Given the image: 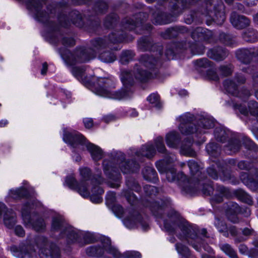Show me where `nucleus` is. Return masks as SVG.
I'll list each match as a JSON object with an SVG mask.
<instances>
[{"mask_svg":"<svg viewBox=\"0 0 258 258\" xmlns=\"http://www.w3.org/2000/svg\"><path fill=\"white\" fill-rule=\"evenodd\" d=\"M63 140L65 143L81 145H94L91 144L82 135L76 132L71 133L67 129L63 130Z\"/></svg>","mask_w":258,"mask_h":258,"instance_id":"obj_10","label":"nucleus"},{"mask_svg":"<svg viewBox=\"0 0 258 258\" xmlns=\"http://www.w3.org/2000/svg\"><path fill=\"white\" fill-rule=\"evenodd\" d=\"M220 71L221 74L224 76L230 75L232 72L231 66H222L220 68Z\"/></svg>","mask_w":258,"mask_h":258,"instance_id":"obj_44","label":"nucleus"},{"mask_svg":"<svg viewBox=\"0 0 258 258\" xmlns=\"http://www.w3.org/2000/svg\"><path fill=\"white\" fill-rule=\"evenodd\" d=\"M102 249L97 247H91L87 249V252L90 255L98 256L101 254Z\"/></svg>","mask_w":258,"mask_h":258,"instance_id":"obj_42","label":"nucleus"},{"mask_svg":"<svg viewBox=\"0 0 258 258\" xmlns=\"http://www.w3.org/2000/svg\"><path fill=\"white\" fill-rule=\"evenodd\" d=\"M103 242V246L105 250L111 254L114 258H121V255L118 251L110 245V240L108 238H104Z\"/></svg>","mask_w":258,"mask_h":258,"instance_id":"obj_21","label":"nucleus"},{"mask_svg":"<svg viewBox=\"0 0 258 258\" xmlns=\"http://www.w3.org/2000/svg\"><path fill=\"white\" fill-rule=\"evenodd\" d=\"M238 197L241 201L248 205H251L252 203L251 197L242 190L239 191Z\"/></svg>","mask_w":258,"mask_h":258,"instance_id":"obj_37","label":"nucleus"},{"mask_svg":"<svg viewBox=\"0 0 258 258\" xmlns=\"http://www.w3.org/2000/svg\"><path fill=\"white\" fill-rule=\"evenodd\" d=\"M220 176L222 180H226L230 178V174L227 171H223L222 174L220 173Z\"/></svg>","mask_w":258,"mask_h":258,"instance_id":"obj_62","label":"nucleus"},{"mask_svg":"<svg viewBox=\"0 0 258 258\" xmlns=\"http://www.w3.org/2000/svg\"><path fill=\"white\" fill-rule=\"evenodd\" d=\"M123 223L128 228H134L138 226V224L142 225L141 216L137 213L134 214L131 217L125 219Z\"/></svg>","mask_w":258,"mask_h":258,"instance_id":"obj_19","label":"nucleus"},{"mask_svg":"<svg viewBox=\"0 0 258 258\" xmlns=\"http://www.w3.org/2000/svg\"><path fill=\"white\" fill-rule=\"evenodd\" d=\"M241 179L243 182L247 184V186L252 190H256L257 188V183L252 180H249L248 179H246L245 178L241 177Z\"/></svg>","mask_w":258,"mask_h":258,"instance_id":"obj_45","label":"nucleus"},{"mask_svg":"<svg viewBox=\"0 0 258 258\" xmlns=\"http://www.w3.org/2000/svg\"><path fill=\"white\" fill-rule=\"evenodd\" d=\"M210 32L202 27H198L195 29L191 33V36L196 41L206 40Z\"/></svg>","mask_w":258,"mask_h":258,"instance_id":"obj_17","label":"nucleus"},{"mask_svg":"<svg viewBox=\"0 0 258 258\" xmlns=\"http://www.w3.org/2000/svg\"><path fill=\"white\" fill-rule=\"evenodd\" d=\"M258 37V33L253 29L246 30L242 35L243 38L247 42H254Z\"/></svg>","mask_w":258,"mask_h":258,"instance_id":"obj_23","label":"nucleus"},{"mask_svg":"<svg viewBox=\"0 0 258 258\" xmlns=\"http://www.w3.org/2000/svg\"><path fill=\"white\" fill-rule=\"evenodd\" d=\"M231 210L234 211V214L232 215H229V214L227 213V216L228 219L233 223H237L238 221V218L237 216L235 215V213L238 212L239 211V208L237 204H234L232 205V208H230Z\"/></svg>","mask_w":258,"mask_h":258,"instance_id":"obj_38","label":"nucleus"},{"mask_svg":"<svg viewBox=\"0 0 258 258\" xmlns=\"http://www.w3.org/2000/svg\"><path fill=\"white\" fill-rule=\"evenodd\" d=\"M159 97L157 94H152L148 97V100L151 104L157 105L159 101Z\"/></svg>","mask_w":258,"mask_h":258,"instance_id":"obj_53","label":"nucleus"},{"mask_svg":"<svg viewBox=\"0 0 258 258\" xmlns=\"http://www.w3.org/2000/svg\"><path fill=\"white\" fill-rule=\"evenodd\" d=\"M169 31L172 32V31H177L179 33H186L188 31L187 29L183 26L172 28L169 30Z\"/></svg>","mask_w":258,"mask_h":258,"instance_id":"obj_59","label":"nucleus"},{"mask_svg":"<svg viewBox=\"0 0 258 258\" xmlns=\"http://www.w3.org/2000/svg\"><path fill=\"white\" fill-rule=\"evenodd\" d=\"M26 189L24 187H20L16 189H11L9 191V196L14 199H18L25 196L26 194Z\"/></svg>","mask_w":258,"mask_h":258,"instance_id":"obj_27","label":"nucleus"},{"mask_svg":"<svg viewBox=\"0 0 258 258\" xmlns=\"http://www.w3.org/2000/svg\"><path fill=\"white\" fill-rule=\"evenodd\" d=\"M166 177L169 181H173L176 177V172L174 169L166 171Z\"/></svg>","mask_w":258,"mask_h":258,"instance_id":"obj_52","label":"nucleus"},{"mask_svg":"<svg viewBox=\"0 0 258 258\" xmlns=\"http://www.w3.org/2000/svg\"><path fill=\"white\" fill-rule=\"evenodd\" d=\"M124 258H141V254L137 251H127L124 254Z\"/></svg>","mask_w":258,"mask_h":258,"instance_id":"obj_49","label":"nucleus"},{"mask_svg":"<svg viewBox=\"0 0 258 258\" xmlns=\"http://www.w3.org/2000/svg\"><path fill=\"white\" fill-rule=\"evenodd\" d=\"M215 225L218 231L221 233H223V235L225 236H228V231H229L232 236H235L237 234V231L234 226H231L228 228L226 225L219 219H216Z\"/></svg>","mask_w":258,"mask_h":258,"instance_id":"obj_16","label":"nucleus"},{"mask_svg":"<svg viewBox=\"0 0 258 258\" xmlns=\"http://www.w3.org/2000/svg\"><path fill=\"white\" fill-rule=\"evenodd\" d=\"M62 229L70 242H79L83 236L82 232L72 227H66L61 216L54 217L52 221L51 230L54 231Z\"/></svg>","mask_w":258,"mask_h":258,"instance_id":"obj_8","label":"nucleus"},{"mask_svg":"<svg viewBox=\"0 0 258 258\" xmlns=\"http://www.w3.org/2000/svg\"><path fill=\"white\" fill-rule=\"evenodd\" d=\"M207 172L208 174L213 179H217L218 177V174L213 167H210L208 169Z\"/></svg>","mask_w":258,"mask_h":258,"instance_id":"obj_58","label":"nucleus"},{"mask_svg":"<svg viewBox=\"0 0 258 258\" xmlns=\"http://www.w3.org/2000/svg\"><path fill=\"white\" fill-rule=\"evenodd\" d=\"M87 150L90 152L94 160H97L102 157V152L98 146H87Z\"/></svg>","mask_w":258,"mask_h":258,"instance_id":"obj_25","label":"nucleus"},{"mask_svg":"<svg viewBox=\"0 0 258 258\" xmlns=\"http://www.w3.org/2000/svg\"><path fill=\"white\" fill-rule=\"evenodd\" d=\"M207 77L208 79L213 81H217L219 79L216 73L212 70H209L207 71Z\"/></svg>","mask_w":258,"mask_h":258,"instance_id":"obj_51","label":"nucleus"},{"mask_svg":"<svg viewBox=\"0 0 258 258\" xmlns=\"http://www.w3.org/2000/svg\"><path fill=\"white\" fill-rule=\"evenodd\" d=\"M4 222L5 226L10 229L12 228L16 224V214L12 210H7L4 215Z\"/></svg>","mask_w":258,"mask_h":258,"instance_id":"obj_20","label":"nucleus"},{"mask_svg":"<svg viewBox=\"0 0 258 258\" xmlns=\"http://www.w3.org/2000/svg\"><path fill=\"white\" fill-rule=\"evenodd\" d=\"M180 140L179 134L175 131H172L168 133L166 136V144L172 145L176 144Z\"/></svg>","mask_w":258,"mask_h":258,"instance_id":"obj_24","label":"nucleus"},{"mask_svg":"<svg viewBox=\"0 0 258 258\" xmlns=\"http://www.w3.org/2000/svg\"><path fill=\"white\" fill-rule=\"evenodd\" d=\"M192 115L189 113H185L179 117L180 123L178 128L182 134L188 135L194 133H205V130L214 126L213 120L208 118L201 117L196 121L197 125L196 122H192Z\"/></svg>","mask_w":258,"mask_h":258,"instance_id":"obj_4","label":"nucleus"},{"mask_svg":"<svg viewBox=\"0 0 258 258\" xmlns=\"http://www.w3.org/2000/svg\"><path fill=\"white\" fill-rule=\"evenodd\" d=\"M94 49L80 48L76 49L73 53L66 50L63 53L60 51L62 58L70 65H74L77 63L85 62L95 57L96 53L95 50L100 52L101 49L106 46V42L102 39H96L93 41Z\"/></svg>","mask_w":258,"mask_h":258,"instance_id":"obj_3","label":"nucleus"},{"mask_svg":"<svg viewBox=\"0 0 258 258\" xmlns=\"http://www.w3.org/2000/svg\"><path fill=\"white\" fill-rule=\"evenodd\" d=\"M72 72L75 77L85 85L93 86V92L99 96L120 100L130 97L132 94L131 90L128 89V86L133 84L134 79L131 73L127 71H123L121 73V79L125 89L116 92L112 90L114 83L110 79H96L94 77H88L85 69L83 68L74 67L72 69Z\"/></svg>","mask_w":258,"mask_h":258,"instance_id":"obj_1","label":"nucleus"},{"mask_svg":"<svg viewBox=\"0 0 258 258\" xmlns=\"http://www.w3.org/2000/svg\"><path fill=\"white\" fill-rule=\"evenodd\" d=\"M150 44L151 42L146 38L140 39L138 42L139 47L143 51L148 50Z\"/></svg>","mask_w":258,"mask_h":258,"instance_id":"obj_39","label":"nucleus"},{"mask_svg":"<svg viewBox=\"0 0 258 258\" xmlns=\"http://www.w3.org/2000/svg\"><path fill=\"white\" fill-rule=\"evenodd\" d=\"M176 248L177 252L183 256H186L189 254L188 248L181 244H177L176 245Z\"/></svg>","mask_w":258,"mask_h":258,"instance_id":"obj_41","label":"nucleus"},{"mask_svg":"<svg viewBox=\"0 0 258 258\" xmlns=\"http://www.w3.org/2000/svg\"><path fill=\"white\" fill-rule=\"evenodd\" d=\"M139 63L135 68V78L142 82L146 81L152 77L151 71L155 67L157 60L144 55L141 56Z\"/></svg>","mask_w":258,"mask_h":258,"instance_id":"obj_5","label":"nucleus"},{"mask_svg":"<svg viewBox=\"0 0 258 258\" xmlns=\"http://www.w3.org/2000/svg\"><path fill=\"white\" fill-rule=\"evenodd\" d=\"M218 146H206V150L209 154L211 156H216L217 153H214L216 152Z\"/></svg>","mask_w":258,"mask_h":258,"instance_id":"obj_56","label":"nucleus"},{"mask_svg":"<svg viewBox=\"0 0 258 258\" xmlns=\"http://www.w3.org/2000/svg\"><path fill=\"white\" fill-rule=\"evenodd\" d=\"M103 167L105 174L110 179L108 181L109 186L113 188L118 187L119 186L120 175L118 171H116L114 167L106 164V162H103Z\"/></svg>","mask_w":258,"mask_h":258,"instance_id":"obj_11","label":"nucleus"},{"mask_svg":"<svg viewBox=\"0 0 258 258\" xmlns=\"http://www.w3.org/2000/svg\"><path fill=\"white\" fill-rule=\"evenodd\" d=\"M237 57L244 63H249L251 59L257 55L253 48H244L239 50L236 53Z\"/></svg>","mask_w":258,"mask_h":258,"instance_id":"obj_13","label":"nucleus"},{"mask_svg":"<svg viewBox=\"0 0 258 258\" xmlns=\"http://www.w3.org/2000/svg\"><path fill=\"white\" fill-rule=\"evenodd\" d=\"M234 108L238 110L242 114L247 115L249 112L253 115L258 116V103L256 102L250 101L248 104V109L245 106L238 104L234 105Z\"/></svg>","mask_w":258,"mask_h":258,"instance_id":"obj_14","label":"nucleus"},{"mask_svg":"<svg viewBox=\"0 0 258 258\" xmlns=\"http://www.w3.org/2000/svg\"><path fill=\"white\" fill-rule=\"evenodd\" d=\"M84 123L86 127L90 128L92 127L93 123L91 118H85L84 120Z\"/></svg>","mask_w":258,"mask_h":258,"instance_id":"obj_61","label":"nucleus"},{"mask_svg":"<svg viewBox=\"0 0 258 258\" xmlns=\"http://www.w3.org/2000/svg\"><path fill=\"white\" fill-rule=\"evenodd\" d=\"M144 177L147 180H154L156 178L157 173L156 171L151 167L146 168L143 171Z\"/></svg>","mask_w":258,"mask_h":258,"instance_id":"obj_28","label":"nucleus"},{"mask_svg":"<svg viewBox=\"0 0 258 258\" xmlns=\"http://www.w3.org/2000/svg\"><path fill=\"white\" fill-rule=\"evenodd\" d=\"M11 252L13 254L18 258H23L21 254L18 251L17 248L16 246H12L11 248Z\"/></svg>","mask_w":258,"mask_h":258,"instance_id":"obj_60","label":"nucleus"},{"mask_svg":"<svg viewBox=\"0 0 258 258\" xmlns=\"http://www.w3.org/2000/svg\"><path fill=\"white\" fill-rule=\"evenodd\" d=\"M137 24L132 23L130 21H127L125 24V28L127 30H132L135 28V27L137 26Z\"/></svg>","mask_w":258,"mask_h":258,"instance_id":"obj_64","label":"nucleus"},{"mask_svg":"<svg viewBox=\"0 0 258 258\" xmlns=\"http://www.w3.org/2000/svg\"><path fill=\"white\" fill-rule=\"evenodd\" d=\"M129 163H127L125 161H123L121 163V165H120V170L124 173H127L130 172L134 171L133 170L130 169L129 167Z\"/></svg>","mask_w":258,"mask_h":258,"instance_id":"obj_48","label":"nucleus"},{"mask_svg":"<svg viewBox=\"0 0 258 258\" xmlns=\"http://www.w3.org/2000/svg\"><path fill=\"white\" fill-rule=\"evenodd\" d=\"M41 253L48 258H59L60 253L58 248L54 244H52L50 249L42 250Z\"/></svg>","mask_w":258,"mask_h":258,"instance_id":"obj_22","label":"nucleus"},{"mask_svg":"<svg viewBox=\"0 0 258 258\" xmlns=\"http://www.w3.org/2000/svg\"><path fill=\"white\" fill-rule=\"evenodd\" d=\"M245 78L241 74H237L234 79H227L224 82V87L226 91L233 95L242 97V93H240L238 90V86L243 84L245 82Z\"/></svg>","mask_w":258,"mask_h":258,"instance_id":"obj_9","label":"nucleus"},{"mask_svg":"<svg viewBox=\"0 0 258 258\" xmlns=\"http://www.w3.org/2000/svg\"><path fill=\"white\" fill-rule=\"evenodd\" d=\"M195 65L199 68H208L211 67L212 62L207 58H203L195 61Z\"/></svg>","mask_w":258,"mask_h":258,"instance_id":"obj_36","label":"nucleus"},{"mask_svg":"<svg viewBox=\"0 0 258 258\" xmlns=\"http://www.w3.org/2000/svg\"><path fill=\"white\" fill-rule=\"evenodd\" d=\"M221 249L230 258H237L235 251L227 244H223L221 247Z\"/></svg>","mask_w":258,"mask_h":258,"instance_id":"obj_34","label":"nucleus"},{"mask_svg":"<svg viewBox=\"0 0 258 258\" xmlns=\"http://www.w3.org/2000/svg\"><path fill=\"white\" fill-rule=\"evenodd\" d=\"M215 137L218 141L221 143H223L226 139L225 133L222 130L217 129L215 132Z\"/></svg>","mask_w":258,"mask_h":258,"instance_id":"obj_40","label":"nucleus"},{"mask_svg":"<svg viewBox=\"0 0 258 258\" xmlns=\"http://www.w3.org/2000/svg\"><path fill=\"white\" fill-rule=\"evenodd\" d=\"M135 54L131 50H125L122 52L120 60L122 63H126L132 60Z\"/></svg>","mask_w":258,"mask_h":258,"instance_id":"obj_32","label":"nucleus"},{"mask_svg":"<svg viewBox=\"0 0 258 258\" xmlns=\"http://www.w3.org/2000/svg\"><path fill=\"white\" fill-rule=\"evenodd\" d=\"M63 45L66 46H71L75 44V40L71 38H64L62 40Z\"/></svg>","mask_w":258,"mask_h":258,"instance_id":"obj_55","label":"nucleus"},{"mask_svg":"<svg viewBox=\"0 0 258 258\" xmlns=\"http://www.w3.org/2000/svg\"><path fill=\"white\" fill-rule=\"evenodd\" d=\"M96 189L97 190V195H92L90 197V199L91 201L94 203H99L102 201V199L100 197V195L103 194L104 191L101 188L95 185H93L92 189V191L94 192V190H96Z\"/></svg>","mask_w":258,"mask_h":258,"instance_id":"obj_29","label":"nucleus"},{"mask_svg":"<svg viewBox=\"0 0 258 258\" xmlns=\"http://www.w3.org/2000/svg\"><path fill=\"white\" fill-rule=\"evenodd\" d=\"M100 59L104 62H112L116 59V56L113 52L103 51L99 54Z\"/></svg>","mask_w":258,"mask_h":258,"instance_id":"obj_26","label":"nucleus"},{"mask_svg":"<svg viewBox=\"0 0 258 258\" xmlns=\"http://www.w3.org/2000/svg\"><path fill=\"white\" fill-rule=\"evenodd\" d=\"M172 21L168 19L165 14L160 11H158L153 14L152 21L155 24H166L170 23Z\"/></svg>","mask_w":258,"mask_h":258,"instance_id":"obj_18","label":"nucleus"},{"mask_svg":"<svg viewBox=\"0 0 258 258\" xmlns=\"http://www.w3.org/2000/svg\"><path fill=\"white\" fill-rule=\"evenodd\" d=\"M164 228L165 230L170 233H177L180 230L183 234L178 235L179 239L182 240L186 238L189 243L192 244L193 247L198 251L200 250V246H198L195 243L190 241V239L196 238L197 242H200L201 239L196 235L191 234L192 230L187 225L186 222L181 218L176 213L173 212L171 215H168L167 219L164 220ZM201 245V244H200Z\"/></svg>","mask_w":258,"mask_h":258,"instance_id":"obj_2","label":"nucleus"},{"mask_svg":"<svg viewBox=\"0 0 258 258\" xmlns=\"http://www.w3.org/2000/svg\"><path fill=\"white\" fill-rule=\"evenodd\" d=\"M33 227L36 231H40L44 228L45 224L43 219H39L33 224Z\"/></svg>","mask_w":258,"mask_h":258,"instance_id":"obj_43","label":"nucleus"},{"mask_svg":"<svg viewBox=\"0 0 258 258\" xmlns=\"http://www.w3.org/2000/svg\"><path fill=\"white\" fill-rule=\"evenodd\" d=\"M205 14L209 15L218 25H221L225 20L224 6L219 0H209L206 4Z\"/></svg>","mask_w":258,"mask_h":258,"instance_id":"obj_7","label":"nucleus"},{"mask_svg":"<svg viewBox=\"0 0 258 258\" xmlns=\"http://www.w3.org/2000/svg\"><path fill=\"white\" fill-rule=\"evenodd\" d=\"M47 14L43 11H38L36 14V18L39 21L44 22L47 20Z\"/></svg>","mask_w":258,"mask_h":258,"instance_id":"obj_46","label":"nucleus"},{"mask_svg":"<svg viewBox=\"0 0 258 258\" xmlns=\"http://www.w3.org/2000/svg\"><path fill=\"white\" fill-rule=\"evenodd\" d=\"M144 189L145 192L148 195H155L157 192L156 187L150 185H146L145 186Z\"/></svg>","mask_w":258,"mask_h":258,"instance_id":"obj_47","label":"nucleus"},{"mask_svg":"<svg viewBox=\"0 0 258 258\" xmlns=\"http://www.w3.org/2000/svg\"><path fill=\"white\" fill-rule=\"evenodd\" d=\"M228 54V52L221 47L211 49L207 53L208 57L216 61L224 59Z\"/></svg>","mask_w":258,"mask_h":258,"instance_id":"obj_15","label":"nucleus"},{"mask_svg":"<svg viewBox=\"0 0 258 258\" xmlns=\"http://www.w3.org/2000/svg\"><path fill=\"white\" fill-rule=\"evenodd\" d=\"M234 145H251L252 141L246 137L240 136L234 140Z\"/></svg>","mask_w":258,"mask_h":258,"instance_id":"obj_30","label":"nucleus"},{"mask_svg":"<svg viewBox=\"0 0 258 258\" xmlns=\"http://www.w3.org/2000/svg\"><path fill=\"white\" fill-rule=\"evenodd\" d=\"M198 46L197 43H195L191 44L190 47L192 51L195 54H202L204 52V47L203 46H200L199 48H197V46Z\"/></svg>","mask_w":258,"mask_h":258,"instance_id":"obj_50","label":"nucleus"},{"mask_svg":"<svg viewBox=\"0 0 258 258\" xmlns=\"http://www.w3.org/2000/svg\"><path fill=\"white\" fill-rule=\"evenodd\" d=\"M186 6V2L184 0H176L175 3L172 6L174 12V14L179 13L182 9H184Z\"/></svg>","mask_w":258,"mask_h":258,"instance_id":"obj_35","label":"nucleus"},{"mask_svg":"<svg viewBox=\"0 0 258 258\" xmlns=\"http://www.w3.org/2000/svg\"><path fill=\"white\" fill-rule=\"evenodd\" d=\"M230 22L236 28L240 29L245 28L250 24L249 20L243 15L233 12L230 16Z\"/></svg>","mask_w":258,"mask_h":258,"instance_id":"obj_12","label":"nucleus"},{"mask_svg":"<svg viewBox=\"0 0 258 258\" xmlns=\"http://www.w3.org/2000/svg\"><path fill=\"white\" fill-rule=\"evenodd\" d=\"M115 199V194L113 192H109L107 194L106 200L110 202H113Z\"/></svg>","mask_w":258,"mask_h":258,"instance_id":"obj_63","label":"nucleus"},{"mask_svg":"<svg viewBox=\"0 0 258 258\" xmlns=\"http://www.w3.org/2000/svg\"><path fill=\"white\" fill-rule=\"evenodd\" d=\"M181 155L189 157H195L196 153L191 146H181L179 150Z\"/></svg>","mask_w":258,"mask_h":258,"instance_id":"obj_31","label":"nucleus"},{"mask_svg":"<svg viewBox=\"0 0 258 258\" xmlns=\"http://www.w3.org/2000/svg\"><path fill=\"white\" fill-rule=\"evenodd\" d=\"M80 173L83 180L80 184H77L73 176H70L67 177L66 184L70 188L76 189L82 197L84 198L88 197L90 195V192L87 185L90 182L88 179L90 174V170L86 167L81 168H80Z\"/></svg>","mask_w":258,"mask_h":258,"instance_id":"obj_6","label":"nucleus"},{"mask_svg":"<svg viewBox=\"0 0 258 258\" xmlns=\"http://www.w3.org/2000/svg\"><path fill=\"white\" fill-rule=\"evenodd\" d=\"M15 232L17 235L20 237H22L25 235V231L24 229L20 225H18L15 227Z\"/></svg>","mask_w":258,"mask_h":258,"instance_id":"obj_57","label":"nucleus"},{"mask_svg":"<svg viewBox=\"0 0 258 258\" xmlns=\"http://www.w3.org/2000/svg\"><path fill=\"white\" fill-rule=\"evenodd\" d=\"M225 151L229 154H232L237 152L239 149V146H225Z\"/></svg>","mask_w":258,"mask_h":258,"instance_id":"obj_54","label":"nucleus"},{"mask_svg":"<svg viewBox=\"0 0 258 258\" xmlns=\"http://www.w3.org/2000/svg\"><path fill=\"white\" fill-rule=\"evenodd\" d=\"M188 166L192 174L197 175V176H199L202 174L200 170L199 166L195 161H189L188 163Z\"/></svg>","mask_w":258,"mask_h":258,"instance_id":"obj_33","label":"nucleus"}]
</instances>
